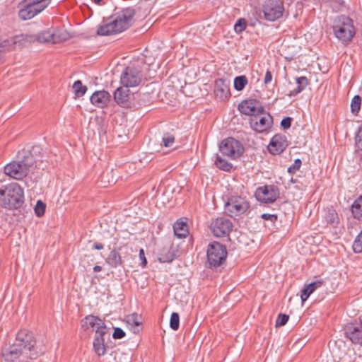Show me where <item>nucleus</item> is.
Listing matches in <instances>:
<instances>
[{"mask_svg":"<svg viewBox=\"0 0 362 362\" xmlns=\"http://www.w3.org/2000/svg\"><path fill=\"white\" fill-rule=\"evenodd\" d=\"M239 111L245 115L254 117L257 113L264 110V107L260 103L254 99L245 100L238 105Z\"/></svg>","mask_w":362,"mask_h":362,"instance_id":"nucleus-18","label":"nucleus"},{"mask_svg":"<svg viewBox=\"0 0 362 362\" xmlns=\"http://www.w3.org/2000/svg\"><path fill=\"white\" fill-rule=\"evenodd\" d=\"M81 327L84 330L92 329L95 330V334L107 331L103 320L95 315H87L81 320Z\"/></svg>","mask_w":362,"mask_h":362,"instance_id":"nucleus-17","label":"nucleus"},{"mask_svg":"<svg viewBox=\"0 0 362 362\" xmlns=\"http://www.w3.org/2000/svg\"><path fill=\"white\" fill-rule=\"evenodd\" d=\"M24 202V192L16 183H10L0 189V206L6 209H18Z\"/></svg>","mask_w":362,"mask_h":362,"instance_id":"nucleus-3","label":"nucleus"},{"mask_svg":"<svg viewBox=\"0 0 362 362\" xmlns=\"http://www.w3.org/2000/svg\"><path fill=\"white\" fill-rule=\"evenodd\" d=\"M246 27H247L246 21L244 18H240L235 23V24L234 25V29L237 33H240L246 29Z\"/></svg>","mask_w":362,"mask_h":362,"instance_id":"nucleus-41","label":"nucleus"},{"mask_svg":"<svg viewBox=\"0 0 362 362\" xmlns=\"http://www.w3.org/2000/svg\"><path fill=\"white\" fill-rule=\"evenodd\" d=\"M143 78L141 67L136 66H127L120 76V83L126 88L136 87L140 84Z\"/></svg>","mask_w":362,"mask_h":362,"instance_id":"nucleus-9","label":"nucleus"},{"mask_svg":"<svg viewBox=\"0 0 362 362\" xmlns=\"http://www.w3.org/2000/svg\"><path fill=\"white\" fill-rule=\"evenodd\" d=\"M233 223L225 217H218L210 225V229L213 235L218 238L226 237L233 230Z\"/></svg>","mask_w":362,"mask_h":362,"instance_id":"nucleus-13","label":"nucleus"},{"mask_svg":"<svg viewBox=\"0 0 362 362\" xmlns=\"http://www.w3.org/2000/svg\"><path fill=\"white\" fill-rule=\"evenodd\" d=\"M227 250L225 245L213 242L207 248V260L211 267H218L226 259Z\"/></svg>","mask_w":362,"mask_h":362,"instance_id":"nucleus-8","label":"nucleus"},{"mask_svg":"<svg viewBox=\"0 0 362 362\" xmlns=\"http://www.w3.org/2000/svg\"><path fill=\"white\" fill-rule=\"evenodd\" d=\"M247 82L248 81L245 76H236L234 78V88L238 91L243 90L247 84Z\"/></svg>","mask_w":362,"mask_h":362,"instance_id":"nucleus-34","label":"nucleus"},{"mask_svg":"<svg viewBox=\"0 0 362 362\" xmlns=\"http://www.w3.org/2000/svg\"><path fill=\"white\" fill-rule=\"evenodd\" d=\"M15 343L28 353V355L30 356V360L37 357L38 350L36 346V340L32 332L27 329H21L16 334Z\"/></svg>","mask_w":362,"mask_h":362,"instance_id":"nucleus-7","label":"nucleus"},{"mask_svg":"<svg viewBox=\"0 0 362 362\" xmlns=\"http://www.w3.org/2000/svg\"><path fill=\"white\" fill-rule=\"evenodd\" d=\"M221 153L231 159H236L242 156L244 147L237 139L228 137L223 139L219 145Z\"/></svg>","mask_w":362,"mask_h":362,"instance_id":"nucleus-10","label":"nucleus"},{"mask_svg":"<svg viewBox=\"0 0 362 362\" xmlns=\"http://www.w3.org/2000/svg\"><path fill=\"white\" fill-rule=\"evenodd\" d=\"M351 212L355 218L362 221V196L358 197L352 204Z\"/></svg>","mask_w":362,"mask_h":362,"instance_id":"nucleus-29","label":"nucleus"},{"mask_svg":"<svg viewBox=\"0 0 362 362\" xmlns=\"http://www.w3.org/2000/svg\"><path fill=\"white\" fill-rule=\"evenodd\" d=\"M45 204L43 202L38 200L34 209L36 216L38 217L42 216L45 214Z\"/></svg>","mask_w":362,"mask_h":362,"instance_id":"nucleus-40","label":"nucleus"},{"mask_svg":"<svg viewBox=\"0 0 362 362\" xmlns=\"http://www.w3.org/2000/svg\"><path fill=\"white\" fill-rule=\"evenodd\" d=\"M10 45L9 41L7 40H0V52H4L7 47Z\"/></svg>","mask_w":362,"mask_h":362,"instance_id":"nucleus-49","label":"nucleus"},{"mask_svg":"<svg viewBox=\"0 0 362 362\" xmlns=\"http://www.w3.org/2000/svg\"><path fill=\"white\" fill-rule=\"evenodd\" d=\"M110 340V334L106 331L95 334L93 346L94 352L98 357L105 356L109 350L107 341Z\"/></svg>","mask_w":362,"mask_h":362,"instance_id":"nucleus-16","label":"nucleus"},{"mask_svg":"<svg viewBox=\"0 0 362 362\" xmlns=\"http://www.w3.org/2000/svg\"><path fill=\"white\" fill-rule=\"evenodd\" d=\"M174 234L178 238H183L187 235L188 226L182 221H177L173 225Z\"/></svg>","mask_w":362,"mask_h":362,"instance_id":"nucleus-28","label":"nucleus"},{"mask_svg":"<svg viewBox=\"0 0 362 362\" xmlns=\"http://www.w3.org/2000/svg\"><path fill=\"white\" fill-rule=\"evenodd\" d=\"M289 319V316L286 314L280 313L279 314L276 320V327L284 326L286 324Z\"/></svg>","mask_w":362,"mask_h":362,"instance_id":"nucleus-42","label":"nucleus"},{"mask_svg":"<svg viewBox=\"0 0 362 362\" xmlns=\"http://www.w3.org/2000/svg\"><path fill=\"white\" fill-rule=\"evenodd\" d=\"M140 318L137 313H132L126 317V322L130 325L139 326L141 324Z\"/></svg>","mask_w":362,"mask_h":362,"instance_id":"nucleus-38","label":"nucleus"},{"mask_svg":"<svg viewBox=\"0 0 362 362\" xmlns=\"http://www.w3.org/2000/svg\"><path fill=\"white\" fill-rule=\"evenodd\" d=\"M214 94L220 100L228 99L230 96L229 81L223 78L216 80L214 84Z\"/></svg>","mask_w":362,"mask_h":362,"instance_id":"nucleus-21","label":"nucleus"},{"mask_svg":"<svg viewBox=\"0 0 362 362\" xmlns=\"http://www.w3.org/2000/svg\"><path fill=\"white\" fill-rule=\"evenodd\" d=\"M297 88L293 90H291L287 95L289 97H293L301 93L309 84V81L305 76H300L296 78Z\"/></svg>","mask_w":362,"mask_h":362,"instance_id":"nucleus-27","label":"nucleus"},{"mask_svg":"<svg viewBox=\"0 0 362 362\" xmlns=\"http://www.w3.org/2000/svg\"><path fill=\"white\" fill-rule=\"evenodd\" d=\"M106 263L111 267L116 268L122 264V257L117 250L113 249L105 259Z\"/></svg>","mask_w":362,"mask_h":362,"instance_id":"nucleus-26","label":"nucleus"},{"mask_svg":"<svg viewBox=\"0 0 362 362\" xmlns=\"http://www.w3.org/2000/svg\"><path fill=\"white\" fill-rule=\"evenodd\" d=\"M125 337L124 331L119 327H115L112 337L116 339H120Z\"/></svg>","mask_w":362,"mask_h":362,"instance_id":"nucleus-44","label":"nucleus"},{"mask_svg":"<svg viewBox=\"0 0 362 362\" xmlns=\"http://www.w3.org/2000/svg\"><path fill=\"white\" fill-rule=\"evenodd\" d=\"M129 99L130 90L128 88L120 86L114 92L115 101L122 107H127L129 106Z\"/></svg>","mask_w":362,"mask_h":362,"instance_id":"nucleus-23","label":"nucleus"},{"mask_svg":"<svg viewBox=\"0 0 362 362\" xmlns=\"http://www.w3.org/2000/svg\"><path fill=\"white\" fill-rule=\"evenodd\" d=\"M361 98L359 95H356L352 98L351 102V112L354 115H357L361 110Z\"/></svg>","mask_w":362,"mask_h":362,"instance_id":"nucleus-35","label":"nucleus"},{"mask_svg":"<svg viewBox=\"0 0 362 362\" xmlns=\"http://www.w3.org/2000/svg\"><path fill=\"white\" fill-rule=\"evenodd\" d=\"M163 144L165 147H170L175 142V136L170 133H165L163 136Z\"/></svg>","mask_w":362,"mask_h":362,"instance_id":"nucleus-39","label":"nucleus"},{"mask_svg":"<svg viewBox=\"0 0 362 362\" xmlns=\"http://www.w3.org/2000/svg\"><path fill=\"white\" fill-rule=\"evenodd\" d=\"M323 284L322 280H317L310 284L305 286V287L301 291L300 298L302 303H304L307 300L309 296L319 287H320Z\"/></svg>","mask_w":362,"mask_h":362,"instance_id":"nucleus-25","label":"nucleus"},{"mask_svg":"<svg viewBox=\"0 0 362 362\" xmlns=\"http://www.w3.org/2000/svg\"><path fill=\"white\" fill-rule=\"evenodd\" d=\"M180 327V316L177 313H173L170 319V327L174 330L177 331Z\"/></svg>","mask_w":362,"mask_h":362,"instance_id":"nucleus-36","label":"nucleus"},{"mask_svg":"<svg viewBox=\"0 0 362 362\" xmlns=\"http://www.w3.org/2000/svg\"><path fill=\"white\" fill-rule=\"evenodd\" d=\"M49 3L50 0H23L18 16L23 21L30 20L46 8Z\"/></svg>","mask_w":362,"mask_h":362,"instance_id":"nucleus-6","label":"nucleus"},{"mask_svg":"<svg viewBox=\"0 0 362 362\" xmlns=\"http://www.w3.org/2000/svg\"><path fill=\"white\" fill-rule=\"evenodd\" d=\"M301 164H302V162L300 159H296L294 160V163L288 168V172L289 173H296L297 170H299V168H300L301 166Z\"/></svg>","mask_w":362,"mask_h":362,"instance_id":"nucleus-43","label":"nucleus"},{"mask_svg":"<svg viewBox=\"0 0 362 362\" xmlns=\"http://www.w3.org/2000/svg\"><path fill=\"white\" fill-rule=\"evenodd\" d=\"M37 40L40 42H55L54 35L49 30H45L40 33L37 36Z\"/></svg>","mask_w":362,"mask_h":362,"instance_id":"nucleus-33","label":"nucleus"},{"mask_svg":"<svg viewBox=\"0 0 362 362\" xmlns=\"http://www.w3.org/2000/svg\"><path fill=\"white\" fill-rule=\"evenodd\" d=\"M113 354H115V352H114V351H112V352L110 354V356H112V355H113Z\"/></svg>","mask_w":362,"mask_h":362,"instance_id":"nucleus-54","label":"nucleus"},{"mask_svg":"<svg viewBox=\"0 0 362 362\" xmlns=\"http://www.w3.org/2000/svg\"><path fill=\"white\" fill-rule=\"evenodd\" d=\"M224 210L228 216L235 218L250 212V204L246 197L232 195L225 203Z\"/></svg>","mask_w":362,"mask_h":362,"instance_id":"nucleus-5","label":"nucleus"},{"mask_svg":"<svg viewBox=\"0 0 362 362\" xmlns=\"http://www.w3.org/2000/svg\"><path fill=\"white\" fill-rule=\"evenodd\" d=\"M323 221L326 226L332 228H337L339 224L340 219L339 215L333 206L327 207L325 209Z\"/></svg>","mask_w":362,"mask_h":362,"instance_id":"nucleus-24","label":"nucleus"},{"mask_svg":"<svg viewBox=\"0 0 362 362\" xmlns=\"http://www.w3.org/2000/svg\"><path fill=\"white\" fill-rule=\"evenodd\" d=\"M103 0H92L93 2H94L95 4H101V2L103 1Z\"/></svg>","mask_w":362,"mask_h":362,"instance_id":"nucleus-52","label":"nucleus"},{"mask_svg":"<svg viewBox=\"0 0 362 362\" xmlns=\"http://www.w3.org/2000/svg\"><path fill=\"white\" fill-rule=\"evenodd\" d=\"M42 148L34 146L29 151L19 152L17 159L4 168V173L15 180H22L34 169L44 170L46 163L42 160Z\"/></svg>","mask_w":362,"mask_h":362,"instance_id":"nucleus-1","label":"nucleus"},{"mask_svg":"<svg viewBox=\"0 0 362 362\" xmlns=\"http://www.w3.org/2000/svg\"><path fill=\"white\" fill-rule=\"evenodd\" d=\"M111 98L110 94L106 90L95 91L90 98L92 105L98 107L104 108L107 106Z\"/></svg>","mask_w":362,"mask_h":362,"instance_id":"nucleus-20","label":"nucleus"},{"mask_svg":"<svg viewBox=\"0 0 362 362\" xmlns=\"http://www.w3.org/2000/svg\"><path fill=\"white\" fill-rule=\"evenodd\" d=\"M102 270V267L99 265H95L94 267H93V271L95 272H99Z\"/></svg>","mask_w":362,"mask_h":362,"instance_id":"nucleus-51","label":"nucleus"},{"mask_svg":"<svg viewBox=\"0 0 362 362\" xmlns=\"http://www.w3.org/2000/svg\"><path fill=\"white\" fill-rule=\"evenodd\" d=\"M279 197V188L274 185H264L256 189L255 197L262 203L269 204L274 202Z\"/></svg>","mask_w":362,"mask_h":362,"instance_id":"nucleus-14","label":"nucleus"},{"mask_svg":"<svg viewBox=\"0 0 362 362\" xmlns=\"http://www.w3.org/2000/svg\"><path fill=\"white\" fill-rule=\"evenodd\" d=\"M2 357L6 362H14L19 360L21 362H27L30 359L28 353L20 348L16 343L2 351Z\"/></svg>","mask_w":362,"mask_h":362,"instance_id":"nucleus-15","label":"nucleus"},{"mask_svg":"<svg viewBox=\"0 0 362 362\" xmlns=\"http://www.w3.org/2000/svg\"><path fill=\"white\" fill-rule=\"evenodd\" d=\"M352 247L355 253L362 252V230L355 238Z\"/></svg>","mask_w":362,"mask_h":362,"instance_id":"nucleus-37","label":"nucleus"},{"mask_svg":"<svg viewBox=\"0 0 362 362\" xmlns=\"http://www.w3.org/2000/svg\"><path fill=\"white\" fill-rule=\"evenodd\" d=\"M261 217L264 220H269L273 223L277 221V216L276 214H262Z\"/></svg>","mask_w":362,"mask_h":362,"instance_id":"nucleus-47","label":"nucleus"},{"mask_svg":"<svg viewBox=\"0 0 362 362\" xmlns=\"http://www.w3.org/2000/svg\"><path fill=\"white\" fill-rule=\"evenodd\" d=\"M135 10L132 7L122 9L115 15L114 19L106 24L99 26L98 35H110L123 32L134 23Z\"/></svg>","mask_w":362,"mask_h":362,"instance_id":"nucleus-2","label":"nucleus"},{"mask_svg":"<svg viewBox=\"0 0 362 362\" xmlns=\"http://www.w3.org/2000/svg\"><path fill=\"white\" fill-rule=\"evenodd\" d=\"M272 79H273V75H272V72L269 71V69H267L265 73V76H264V85L267 86L268 84H269L272 81Z\"/></svg>","mask_w":362,"mask_h":362,"instance_id":"nucleus-46","label":"nucleus"},{"mask_svg":"<svg viewBox=\"0 0 362 362\" xmlns=\"http://www.w3.org/2000/svg\"><path fill=\"white\" fill-rule=\"evenodd\" d=\"M284 11V4L280 0H267L262 6L264 18L268 21L279 19L282 17Z\"/></svg>","mask_w":362,"mask_h":362,"instance_id":"nucleus-12","label":"nucleus"},{"mask_svg":"<svg viewBox=\"0 0 362 362\" xmlns=\"http://www.w3.org/2000/svg\"><path fill=\"white\" fill-rule=\"evenodd\" d=\"M214 163L218 168L226 172H229L233 168V165L230 163L222 158L218 154H216V160Z\"/></svg>","mask_w":362,"mask_h":362,"instance_id":"nucleus-31","label":"nucleus"},{"mask_svg":"<svg viewBox=\"0 0 362 362\" xmlns=\"http://www.w3.org/2000/svg\"><path fill=\"white\" fill-rule=\"evenodd\" d=\"M345 334L353 344L362 345V325H348L345 329Z\"/></svg>","mask_w":362,"mask_h":362,"instance_id":"nucleus-22","label":"nucleus"},{"mask_svg":"<svg viewBox=\"0 0 362 362\" xmlns=\"http://www.w3.org/2000/svg\"><path fill=\"white\" fill-rule=\"evenodd\" d=\"M115 357L114 358V361H106V362H117V361H115Z\"/></svg>","mask_w":362,"mask_h":362,"instance_id":"nucleus-53","label":"nucleus"},{"mask_svg":"<svg viewBox=\"0 0 362 362\" xmlns=\"http://www.w3.org/2000/svg\"><path fill=\"white\" fill-rule=\"evenodd\" d=\"M93 248L98 250H100L104 248V245L100 243H94L93 245Z\"/></svg>","mask_w":362,"mask_h":362,"instance_id":"nucleus-50","label":"nucleus"},{"mask_svg":"<svg viewBox=\"0 0 362 362\" xmlns=\"http://www.w3.org/2000/svg\"><path fill=\"white\" fill-rule=\"evenodd\" d=\"M291 121H292V118L291 117H286L285 118H284L281 122V126L284 128V129H288L291 127Z\"/></svg>","mask_w":362,"mask_h":362,"instance_id":"nucleus-45","label":"nucleus"},{"mask_svg":"<svg viewBox=\"0 0 362 362\" xmlns=\"http://www.w3.org/2000/svg\"><path fill=\"white\" fill-rule=\"evenodd\" d=\"M288 146V141L285 136L282 134L274 135L268 146V151L274 155L280 154Z\"/></svg>","mask_w":362,"mask_h":362,"instance_id":"nucleus-19","label":"nucleus"},{"mask_svg":"<svg viewBox=\"0 0 362 362\" xmlns=\"http://www.w3.org/2000/svg\"><path fill=\"white\" fill-rule=\"evenodd\" d=\"M139 256L140 259L141 260V267H145L147 264V260L145 257L144 250L143 249H141L139 250Z\"/></svg>","mask_w":362,"mask_h":362,"instance_id":"nucleus-48","label":"nucleus"},{"mask_svg":"<svg viewBox=\"0 0 362 362\" xmlns=\"http://www.w3.org/2000/svg\"><path fill=\"white\" fill-rule=\"evenodd\" d=\"M175 258V255L173 251L170 249L163 248L161 252L159 254L158 260L160 262H171Z\"/></svg>","mask_w":362,"mask_h":362,"instance_id":"nucleus-30","label":"nucleus"},{"mask_svg":"<svg viewBox=\"0 0 362 362\" xmlns=\"http://www.w3.org/2000/svg\"><path fill=\"white\" fill-rule=\"evenodd\" d=\"M73 89L76 98L82 97L86 93L88 88L83 86L80 80L76 81L73 84Z\"/></svg>","mask_w":362,"mask_h":362,"instance_id":"nucleus-32","label":"nucleus"},{"mask_svg":"<svg viewBox=\"0 0 362 362\" xmlns=\"http://www.w3.org/2000/svg\"><path fill=\"white\" fill-rule=\"evenodd\" d=\"M250 126L252 130L257 133L268 131L273 125V117L264 110L262 112L257 113L249 119Z\"/></svg>","mask_w":362,"mask_h":362,"instance_id":"nucleus-11","label":"nucleus"},{"mask_svg":"<svg viewBox=\"0 0 362 362\" xmlns=\"http://www.w3.org/2000/svg\"><path fill=\"white\" fill-rule=\"evenodd\" d=\"M333 31L336 37L343 43L350 42L356 33L352 19L344 15H341L335 19Z\"/></svg>","mask_w":362,"mask_h":362,"instance_id":"nucleus-4","label":"nucleus"}]
</instances>
